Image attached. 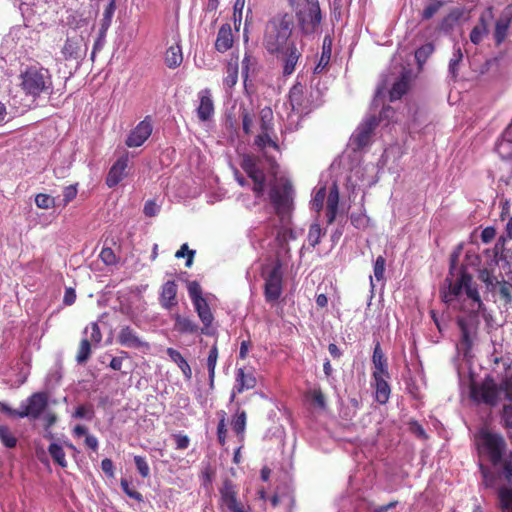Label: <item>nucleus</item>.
<instances>
[{
    "mask_svg": "<svg viewBox=\"0 0 512 512\" xmlns=\"http://www.w3.org/2000/svg\"><path fill=\"white\" fill-rule=\"evenodd\" d=\"M462 58L463 54L461 52V49L457 48L453 53V57L449 61V71L453 77L457 76L458 65L462 61Z\"/></svg>",
    "mask_w": 512,
    "mask_h": 512,
    "instance_id": "052dcab7",
    "label": "nucleus"
},
{
    "mask_svg": "<svg viewBox=\"0 0 512 512\" xmlns=\"http://www.w3.org/2000/svg\"><path fill=\"white\" fill-rule=\"evenodd\" d=\"M308 8L297 13L298 23L304 34L314 33L320 26L322 16L318 1L307 3Z\"/></svg>",
    "mask_w": 512,
    "mask_h": 512,
    "instance_id": "1a4fd4ad",
    "label": "nucleus"
},
{
    "mask_svg": "<svg viewBox=\"0 0 512 512\" xmlns=\"http://www.w3.org/2000/svg\"><path fill=\"white\" fill-rule=\"evenodd\" d=\"M274 55L281 60L283 74L288 76L295 71L296 65L302 56V49H299L296 43H294Z\"/></svg>",
    "mask_w": 512,
    "mask_h": 512,
    "instance_id": "2eb2a0df",
    "label": "nucleus"
},
{
    "mask_svg": "<svg viewBox=\"0 0 512 512\" xmlns=\"http://www.w3.org/2000/svg\"><path fill=\"white\" fill-rule=\"evenodd\" d=\"M134 463H135V466H136L139 474L143 478H148L150 475V468H149V465H148L145 457L139 456V455L135 456Z\"/></svg>",
    "mask_w": 512,
    "mask_h": 512,
    "instance_id": "13d9d810",
    "label": "nucleus"
},
{
    "mask_svg": "<svg viewBox=\"0 0 512 512\" xmlns=\"http://www.w3.org/2000/svg\"><path fill=\"white\" fill-rule=\"evenodd\" d=\"M379 125V119L372 115L367 117L356 129L353 135V143L358 149L364 148L370 143L374 130Z\"/></svg>",
    "mask_w": 512,
    "mask_h": 512,
    "instance_id": "ddd939ff",
    "label": "nucleus"
},
{
    "mask_svg": "<svg viewBox=\"0 0 512 512\" xmlns=\"http://www.w3.org/2000/svg\"><path fill=\"white\" fill-rule=\"evenodd\" d=\"M269 199L280 221L282 223L289 222L294 210V189L292 184L288 180H281L272 185L269 190Z\"/></svg>",
    "mask_w": 512,
    "mask_h": 512,
    "instance_id": "423d86ee",
    "label": "nucleus"
},
{
    "mask_svg": "<svg viewBox=\"0 0 512 512\" xmlns=\"http://www.w3.org/2000/svg\"><path fill=\"white\" fill-rule=\"evenodd\" d=\"M444 5L443 1H435L433 3H430L428 6H426L423 11L421 12V20H429L431 19Z\"/></svg>",
    "mask_w": 512,
    "mask_h": 512,
    "instance_id": "603ef678",
    "label": "nucleus"
},
{
    "mask_svg": "<svg viewBox=\"0 0 512 512\" xmlns=\"http://www.w3.org/2000/svg\"><path fill=\"white\" fill-rule=\"evenodd\" d=\"M499 508L502 512H512V487L502 486L498 490Z\"/></svg>",
    "mask_w": 512,
    "mask_h": 512,
    "instance_id": "72a5a7b5",
    "label": "nucleus"
},
{
    "mask_svg": "<svg viewBox=\"0 0 512 512\" xmlns=\"http://www.w3.org/2000/svg\"><path fill=\"white\" fill-rule=\"evenodd\" d=\"M338 204H339V190L337 184H333V186L330 188L327 202H326V217H327V223L332 224L337 215L338 211Z\"/></svg>",
    "mask_w": 512,
    "mask_h": 512,
    "instance_id": "393cba45",
    "label": "nucleus"
},
{
    "mask_svg": "<svg viewBox=\"0 0 512 512\" xmlns=\"http://www.w3.org/2000/svg\"><path fill=\"white\" fill-rule=\"evenodd\" d=\"M129 158L125 154L117 159V161L110 168L106 177V185L109 188L117 186L126 175V169L128 167Z\"/></svg>",
    "mask_w": 512,
    "mask_h": 512,
    "instance_id": "f3484780",
    "label": "nucleus"
},
{
    "mask_svg": "<svg viewBox=\"0 0 512 512\" xmlns=\"http://www.w3.org/2000/svg\"><path fill=\"white\" fill-rule=\"evenodd\" d=\"M152 134V124L145 118L130 132L126 139V145L128 147H139L141 146Z\"/></svg>",
    "mask_w": 512,
    "mask_h": 512,
    "instance_id": "dca6fc26",
    "label": "nucleus"
},
{
    "mask_svg": "<svg viewBox=\"0 0 512 512\" xmlns=\"http://www.w3.org/2000/svg\"><path fill=\"white\" fill-rule=\"evenodd\" d=\"M469 398L477 405L494 408L503 402L499 411L500 424L512 441V372L505 374L499 382L488 374L481 381H471Z\"/></svg>",
    "mask_w": 512,
    "mask_h": 512,
    "instance_id": "f257e3e1",
    "label": "nucleus"
},
{
    "mask_svg": "<svg viewBox=\"0 0 512 512\" xmlns=\"http://www.w3.org/2000/svg\"><path fill=\"white\" fill-rule=\"evenodd\" d=\"M372 361L375 367L373 375L389 374L387 370V359L381 349L380 343L375 345Z\"/></svg>",
    "mask_w": 512,
    "mask_h": 512,
    "instance_id": "473e14b6",
    "label": "nucleus"
},
{
    "mask_svg": "<svg viewBox=\"0 0 512 512\" xmlns=\"http://www.w3.org/2000/svg\"><path fill=\"white\" fill-rule=\"evenodd\" d=\"M48 406V395L45 392H35L30 395L25 403L21 404L19 410L11 408L7 403L0 402V412L10 417L25 418L36 420Z\"/></svg>",
    "mask_w": 512,
    "mask_h": 512,
    "instance_id": "0eeeda50",
    "label": "nucleus"
},
{
    "mask_svg": "<svg viewBox=\"0 0 512 512\" xmlns=\"http://www.w3.org/2000/svg\"><path fill=\"white\" fill-rule=\"evenodd\" d=\"M386 259L380 255L374 263V276L378 281L384 278Z\"/></svg>",
    "mask_w": 512,
    "mask_h": 512,
    "instance_id": "338daca9",
    "label": "nucleus"
},
{
    "mask_svg": "<svg viewBox=\"0 0 512 512\" xmlns=\"http://www.w3.org/2000/svg\"><path fill=\"white\" fill-rule=\"evenodd\" d=\"M174 329L181 334H195L198 332L199 326L190 318L177 314L175 316Z\"/></svg>",
    "mask_w": 512,
    "mask_h": 512,
    "instance_id": "2f4dec72",
    "label": "nucleus"
},
{
    "mask_svg": "<svg viewBox=\"0 0 512 512\" xmlns=\"http://www.w3.org/2000/svg\"><path fill=\"white\" fill-rule=\"evenodd\" d=\"M332 53V40L329 37H325L322 45V52L317 65L314 68L315 74L322 73L329 65Z\"/></svg>",
    "mask_w": 512,
    "mask_h": 512,
    "instance_id": "c756f323",
    "label": "nucleus"
},
{
    "mask_svg": "<svg viewBox=\"0 0 512 512\" xmlns=\"http://www.w3.org/2000/svg\"><path fill=\"white\" fill-rule=\"evenodd\" d=\"M288 97L292 110L297 114H308L315 108L313 102L305 95V87L300 82L291 87Z\"/></svg>",
    "mask_w": 512,
    "mask_h": 512,
    "instance_id": "9b49d317",
    "label": "nucleus"
},
{
    "mask_svg": "<svg viewBox=\"0 0 512 512\" xmlns=\"http://www.w3.org/2000/svg\"><path fill=\"white\" fill-rule=\"evenodd\" d=\"M48 452L56 464H58L62 468L67 467L65 452H64L62 446H60L57 443H51L48 447Z\"/></svg>",
    "mask_w": 512,
    "mask_h": 512,
    "instance_id": "79ce46f5",
    "label": "nucleus"
},
{
    "mask_svg": "<svg viewBox=\"0 0 512 512\" xmlns=\"http://www.w3.org/2000/svg\"><path fill=\"white\" fill-rule=\"evenodd\" d=\"M166 353L169 358L179 367L185 380L190 381L192 379V369L183 355L178 350L171 347L167 348Z\"/></svg>",
    "mask_w": 512,
    "mask_h": 512,
    "instance_id": "bb28decb",
    "label": "nucleus"
},
{
    "mask_svg": "<svg viewBox=\"0 0 512 512\" xmlns=\"http://www.w3.org/2000/svg\"><path fill=\"white\" fill-rule=\"evenodd\" d=\"M464 8H453L450 12L441 19L437 25V30L441 32H449L459 21L464 17Z\"/></svg>",
    "mask_w": 512,
    "mask_h": 512,
    "instance_id": "b1692460",
    "label": "nucleus"
},
{
    "mask_svg": "<svg viewBox=\"0 0 512 512\" xmlns=\"http://www.w3.org/2000/svg\"><path fill=\"white\" fill-rule=\"evenodd\" d=\"M177 291V284L173 280L167 281L162 285L159 302L163 308L171 310L173 307L177 306Z\"/></svg>",
    "mask_w": 512,
    "mask_h": 512,
    "instance_id": "aec40b11",
    "label": "nucleus"
},
{
    "mask_svg": "<svg viewBox=\"0 0 512 512\" xmlns=\"http://www.w3.org/2000/svg\"><path fill=\"white\" fill-rule=\"evenodd\" d=\"M258 61L256 57H254L252 54L246 52L244 55V58L242 60V76L244 79V84L246 85L247 79L249 77V74H254L257 69Z\"/></svg>",
    "mask_w": 512,
    "mask_h": 512,
    "instance_id": "58836bf2",
    "label": "nucleus"
},
{
    "mask_svg": "<svg viewBox=\"0 0 512 512\" xmlns=\"http://www.w3.org/2000/svg\"><path fill=\"white\" fill-rule=\"evenodd\" d=\"M107 30L100 28L97 39L94 42L93 50L91 53V60L94 61L95 55L97 52L101 51L105 45Z\"/></svg>",
    "mask_w": 512,
    "mask_h": 512,
    "instance_id": "0e129e2a",
    "label": "nucleus"
},
{
    "mask_svg": "<svg viewBox=\"0 0 512 512\" xmlns=\"http://www.w3.org/2000/svg\"><path fill=\"white\" fill-rule=\"evenodd\" d=\"M92 349H91V342L87 338L82 339L80 341L78 352L76 355V361L79 364H83L87 362V360L90 358Z\"/></svg>",
    "mask_w": 512,
    "mask_h": 512,
    "instance_id": "c03bdc74",
    "label": "nucleus"
},
{
    "mask_svg": "<svg viewBox=\"0 0 512 512\" xmlns=\"http://www.w3.org/2000/svg\"><path fill=\"white\" fill-rule=\"evenodd\" d=\"M255 145L261 150L266 146L273 147L276 150L279 149L277 142L269 136V131H262V133L255 138Z\"/></svg>",
    "mask_w": 512,
    "mask_h": 512,
    "instance_id": "49530a36",
    "label": "nucleus"
},
{
    "mask_svg": "<svg viewBox=\"0 0 512 512\" xmlns=\"http://www.w3.org/2000/svg\"><path fill=\"white\" fill-rule=\"evenodd\" d=\"M238 80V61H229L226 65V76L223 83L227 88L235 86Z\"/></svg>",
    "mask_w": 512,
    "mask_h": 512,
    "instance_id": "4c0bfd02",
    "label": "nucleus"
},
{
    "mask_svg": "<svg viewBox=\"0 0 512 512\" xmlns=\"http://www.w3.org/2000/svg\"><path fill=\"white\" fill-rule=\"evenodd\" d=\"M260 118H261V130L262 131H270L273 128L272 119H273V112L271 108L266 107L261 110L260 112Z\"/></svg>",
    "mask_w": 512,
    "mask_h": 512,
    "instance_id": "5fc2aeb1",
    "label": "nucleus"
},
{
    "mask_svg": "<svg viewBox=\"0 0 512 512\" xmlns=\"http://www.w3.org/2000/svg\"><path fill=\"white\" fill-rule=\"evenodd\" d=\"M409 83L405 76H402L399 80H397L391 87L389 92L390 101H395L400 99L406 92L408 91Z\"/></svg>",
    "mask_w": 512,
    "mask_h": 512,
    "instance_id": "c9c22d12",
    "label": "nucleus"
},
{
    "mask_svg": "<svg viewBox=\"0 0 512 512\" xmlns=\"http://www.w3.org/2000/svg\"><path fill=\"white\" fill-rule=\"evenodd\" d=\"M77 185H69L66 186L63 190V206L68 205L72 200H74L77 196L78 190Z\"/></svg>",
    "mask_w": 512,
    "mask_h": 512,
    "instance_id": "774afa93",
    "label": "nucleus"
},
{
    "mask_svg": "<svg viewBox=\"0 0 512 512\" xmlns=\"http://www.w3.org/2000/svg\"><path fill=\"white\" fill-rule=\"evenodd\" d=\"M247 415L244 410L238 411L232 418L231 426L235 434L242 440L246 429Z\"/></svg>",
    "mask_w": 512,
    "mask_h": 512,
    "instance_id": "f704fd0d",
    "label": "nucleus"
},
{
    "mask_svg": "<svg viewBox=\"0 0 512 512\" xmlns=\"http://www.w3.org/2000/svg\"><path fill=\"white\" fill-rule=\"evenodd\" d=\"M351 224L357 229H365L368 226L369 218L363 213H352L350 216Z\"/></svg>",
    "mask_w": 512,
    "mask_h": 512,
    "instance_id": "680f3d73",
    "label": "nucleus"
},
{
    "mask_svg": "<svg viewBox=\"0 0 512 512\" xmlns=\"http://www.w3.org/2000/svg\"><path fill=\"white\" fill-rule=\"evenodd\" d=\"M386 378H389V374L373 375L375 381V399L382 405L388 402L391 393Z\"/></svg>",
    "mask_w": 512,
    "mask_h": 512,
    "instance_id": "5701e85b",
    "label": "nucleus"
},
{
    "mask_svg": "<svg viewBox=\"0 0 512 512\" xmlns=\"http://www.w3.org/2000/svg\"><path fill=\"white\" fill-rule=\"evenodd\" d=\"M473 444L478 457L479 471L485 486L488 487L493 476L487 464L494 467L500 463L501 457L507 450L506 439L499 432L492 431L488 427H481L473 435Z\"/></svg>",
    "mask_w": 512,
    "mask_h": 512,
    "instance_id": "f03ea898",
    "label": "nucleus"
},
{
    "mask_svg": "<svg viewBox=\"0 0 512 512\" xmlns=\"http://www.w3.org/2000/svg\"><path fill=\"white\" fill-rule=\"evenodd\" d=\"M283 291L282 264L277 261L265 279L264 296L268 303L276 302Z\"/></svg>",
    "mask_w": 512,
    "mask_h": 512,
    "instance_id": "6e6552de",
    "label": "nucleus"
},
{
    "mask_svg": "<svg viewBox=\"0 0 512 512\" xmlns=\"http://www.w3.org/2000/svg\"><path fill=\"white\" fill-rule=\"evenodd\" d=\"M0 442L6 448L12 449L16 447L18 439L8 426L0 425Z\"/></svg>",
    "mask_w": 512,
    "mask_h": 512,
    "instance_id": "a19ab883",
    "label": "nucleus"
},
{
    "mask_svg": "<svg viewBox=\"0 0 512 512\" xmlns=\"http://www.w3.org/2000/svg\"><path fill=\"white\" fill-rule=\"evenodd\" d=\"M87 46L80 35L67 36L61 54L64 61L79 60L86 55Z\"/></svg>",
    "mask_w": 512,
    "mask_h": 512,
    "instance_id": "f8f14e48",
    "label": "nucleus"
},
{
    "mask_svg": "<svg viewBox=\"0 0 512 512\" xmlns=\"http://www.w3.org/2000/svg\"><path fill=\"white\" fill-rule=\"evenodd\" d=\"M187 289L193 304L198 302V300L202 301L205 299L202 296L201 286L197 281L188 282Z\"/></svg>",
    "mask_w": 512,
    "mask_h": 512,
    "instance_id": "864d4df0",
    "label": "nucleus"
},
{
    "mask_svg": "<svg viewBox=\"0 0 512 512\" xmlns=\"http://www.w3.org/2000/svg\"><path fill=\"white\" fill-rule=\"evenodd\" d=\"M488 34V27L484 17L480 18V23L476 25L470 32V40L473 44H479L484 35Z\"/></svg>",
    "mask_w": 512,
    "mask_h": 512,
    "instance_id": "37998d69",
    "label": "nucleus"
},
{
    "mask_svg": "<svg viewBox=\"0 0 512 512\" xmlns=\"http://www.w3.org/2000/svg\"><path fill=\"white\" fill-rule=\"evenodd\" d=\"M326 197V188L321 187L314 195L311 204L312 208L319 212L323 208L324 200Z\"/></svg>",
    "mask_w": 512,
    "mask_h": 512,
    "instance_id": "e2e57ef3",
    "label": "nucleus"
},
{
    "mask_svg": "<svg viewBox=\"0 0 512 512\" xmlns=\"http://www.w3.org/2000/svg\"><path fill=\"white\" fill-rule=\"evenodd\" d=\"M199 105L197 116L200 121H208L214 114V103L209 89H203L198 93Z\"/></svg>",
    "mask_w": 512,
    "mask_h": 512,
    "instance_id": "6ab92c4d",
    "label": "nucleus"
},
{
    "mask_svg": "<svg viewBox=\"0 0 512 512\" xmlns=\"http://www.w3.org/2000/svg\"><path fill=\"white\" fill-rule=\"evenodd\" d=\"M164 61L166 66L170 69L179 67L183 62L181 46L179 44L170 46L165 52Z\"/></svg>",
    "mask_w": 512,
    "mask_h": 512,
    "instance_id": "c85d7f7f",
    "label": "nucleus"
},
{
    "mask_svg": "<svg viewBox=\"0 0 512 512\" xmlns=\"http://www.w3.org/2000/svg\"><path fill=\"white\" fill-rule=\"evenodd\" d=\"M117 342L126 348L145 351L150 349L149 343L143 340L130 326H124L120 329L117 335Z\"/></svg>",
    "mask_w": 512,
    "mask_h": 512,
    "instance_id": "4468645a",
    "label": "nucleus"
},
{
    "mask_svg": "<svg viewBox=\"0 0 512 512\" xmlns=\"http://www.w3.org/2000/svg\"><path fill=\"white\" fill-rule=\"evenodd\" d=\"M218 359V347L217 344L214 343L213 346L210 348L208 357H207V369L209 374V383L210 387L213 388L214 386V379H215V368L216 363Z\"/></svg>",
    "mask_w": 512,
    "mask_h": 512,
    "instance_id": "e433bc0d",
    "label": "nucleus"
},
{
    "mask_svg": "<svg viewBox=\"0 0 512 512\" xmlns=\"http://www.w3.org/2000/svg\"><path fill=\"white\" fill-rule=\"evenodd\" d=\"M307 397L319 408H326V398L320 388L308 391Z\"/></svg>",
    "mask_w": 512,
    "mask_h": 512,
    "instance_id": "3c124183",
    "label": "nucleus"
},
{
    "mask_svg": "<svg viewBox=\"0 0 512 512\" xmlns=\"http://www.w3.org/2000/svg\"><path fill=\"white\" fill-rule=\"evenodd\" d=\"M73 417L77 419H87L92 420L94 417V409L92 404H82L79 405L75 412L73 413Z\"/></svg>",
    "mask_w": 512,
    "mask_h": 512,
    "instance_id": "de8ad7c7",
    "label": "nucleus"
},
{
    "mask_svg": "<svg viewBox=\"0 0 512 512\" xmlns=\"http://www.w3.org/2000/svg\"><path fill=\"white\" fill-rule=\"evenodd\" d=\"M323 232L318 223H313L309 227L308 242L310 246L315 247L320 243Z\"/></svg>",
    "mask_w": 512,
    "mask_h": 512,
    "instance_id": "8fccbe9b",
    "label": "nucleus"
},
{
    "mask_svg": "<svg viewBox=\"0 0 512 512\" xmlns=\"http://www.w3.org/2000/svg\"><path fill=\"white\" fill-rule=\"evenodd\" d=\"M256 378L253 373H246L243 368H239L236 371V384L231 400L235 397V392L242 393L245 390L253 389L256 386Z\"/></svg>",
    "mask_w": 512,
    "mask_h": 512,
    "instance_id": "4be33fe9",
    "label": "nucleus"
},
{
    "mask_svg": "<svg viewBox=\"0 0 512 512\" xmlns=\"http://www.w3.org/2000/svg\"><path fill=\"white\" fill-rule=\"evenodd\" d=\"M220 503L230 512H247L245 505L238 500V489L233 481L225 478L219 489Z\"/></svg>",
    "mask_w": 512,
    "mask_h": 512,
    "instance_id": "9d476101",
    "label": "nucleus"
},
{
    "mask_svg": "<svg viewBox=\"0 0 512 512\" xmlns=\"http://www.w3.org/2000/svg\"><path fill=\"white\" fill-rule=\"evenodd\" d=\"M234 37L232 33L231 25L226 23L223 24L216 37L215 49L220 53H225L233 47Z\"/></svg>",
    "mask_w": 512,
    "mask_h": 512,
    "instance_id": "412c9836",
    "label": "nucleus"
},
{
    "mask_svg": "<svg viewBox=\"0 0 512 512\" xmlns=\"http://www.w3.org/2000/svg\"><path fill=\"white\" fill-rule=\"evenodd\" d=\"M20 87L26 95L33 98L41 94H51L53 88L52 75L49 69L42 66H29L20 74Z\"/></svg>",
    "mask_w": 512,
    "mask_h": 512,
    "instance_id": "39448f33",
    "label": "nucleus"
},
{
    "mask_svg": "<svg viewBox=\"0 0 512 512\" xmlns=\"http://www.w3.org/2000/svg\"><path fill=\"white\" fill-rule=\"evenodd\" d=\"M458 277L455 282H452L448 277L445 282H448V288L441 290L442 301L449 304L454 298L459 296L462 291H465L466 296L472 301L473 312L479 313L485 310V306L481 300L478 286L473 281V277L468 273L464 265L459 267Z\"/></svg>",
    "mask_w": 512,
    "mask_h": 512,
    "instance_id": "20e7f679",
    "label": "nucleus"
},
{
    "mask_svg": "<svg viewBox=\"0 0 512 512\" xmlns=\"http://www.w3.org/2000/svg\"><path fill=\"white\" fill-rule=\"evenodd\" d=\"M35 204L40 209H49L55 207V198L49 194L38 193L35 196Z\"/></svg>",
    "mask_w": 512,
    "mask_h": 512,
    "instance_id": "09e8293b",
    "label": "nucleus"
},
{
    "mask_svg": "<svg viewBox=\"0 0 512 512\" xmlns=\"http://www.w3.org/2000/svg\"><path fill=\"white\" fill-rule=\"evenodd\" d=\"M194 255H195V251L190 250L188 247V244H186V243L183 244L180 247V249L175 253L176 258H183V257L187 256L185 266L188 268L192 266Z\"/></svg>",
    "mask_w": 512,
    "mask_h": 512,
    "instance_id": "6e6d98bb",
    "label": "nucleus"
},
{
    "mask_svg": "<svg viewBox=\"0 0 512 512\" xmlns=\"http://www.w3.org/2000/svg\"><path fill=\"white\" fill-rule=\"evenodd\" d=\"M512 22V5H508L503 10L501 16L496 21L494 38L497 45H500L507 37L508 29Z\"/></svg>",
    "mask_w": 512,
    "mask_h": 512,
    "instance_id": "a211bd4d",
    "label": "nucleus"
},
{
    "mask_svg": "<svg viewBox=\"0 0 512 512\" xmlns=\"http://www.w3.org/2000/svg\"><path fill=\"white\" fill-rule=\"evenodd\" d=\"M435 50L433 43H426L415 51V59L419 68L425 64Z\"/></svg>",
    "mask_w": 512,
    "mask_h": 512,
    "instance_id": "ea45409f",
    "label": "nucleus"
},
{
    "mask_svg": "<svg viewBox=\"0 0 512 512\" xmlns=\"http://www.w3.org/2000/svg\"><path fill=\"white\" fill-rule=\"evenodd\" d=\"M294 27L293 16L284 13L270 19L265 26L263 36V46L266 51L274 55L290 44H294L292 31Z\"/></svg>",
    "mask_w": 512,
    "mask_h": 512,
    "instance_id": "7ed1b4c3",
    "label": "nucleus"
},
{
    "mask_svg": "<svg viewBox=\"0 0 512 512\" xmlns=\"http://www.w3.org/2000/svg\"><path fill=\"white\" fill-rule=\"evenodd\" d=\"M121 487L125 494L129 496L132 499H135L138 502L143 501V496L140 492H138L136 489L131 488L128 481L126 479H121Z\"/></svg>",
    "mask_w": 512,
    "mask_h": 512,
    "instance_id": "69168bd1",
    "label": "nucleus"
},
{
    "mask_svg": "<svg viewBox=\"0 0 512 512\" xmlns=\"http://www.w3.org/2000/svg\"><path fill=\"white\" fill-rule=\"evenodd\" d=\"M500 477L508 482L512 481V450L505 451L504 456L501 457L500 463L493 467Z\"/></svg>",
    "mask_w": 512,
    "mask_h": 512,
    "instance_id": "cd10ccee",
    "label": "nucleus"
},
{
    "mask_svg": "<svg viewBox=\"0 0 512 512\" xmlns=\"http://www.w3.org/2000/svg\"><path fill=\"white\" fill-rule=\"evenodd\" d=\"M498 293L504 305H510L512 303V283L502 280L498 286Z\"/></svg>",
    "mask_w": 512,
    "mask_h": 512,
    "instance_id": "a18cd8bd",
    "label": "nucleus"
},
{
    "mask_svg": "<svg viewBox=\"0 0 512 512\" xmlns=\"http://www.w3.org/2000/svg\"><path fill=\"white\" fill-rule=\"evenodd\" d=\"M114 11H115V4L114 2H110L104 12H103V18L101 20V28L104 29V30H108V28L110 27L111 25V21H112V16L114 14Z\"/></svg>",
    "mask_w": 512,
    "mask_h": 512,
    "instance_id": "4d7b16f0",
    "label": "nucleus"
},
{
    "mask_svg": "<svg viewBox=\"0 0 512 512\" xmlns=\"http://www.w3.org/2000/svg\"><path fill=\"white\" fill-rule=\"evenodd\" d=\"M457 325L461 332L460 347L464 355H467L473 347V340L470 335V330L466 320L463 318L457 319Z\"/></svg>",
    "mask_w": 512,
    "mask_h": 512,
    "instance_id": "7c9ffc66",
    "label": "nucleus"
},
{
    "mask_svg": "<svg viewBox=\"0 0 512 512\" xmlns=\"http://www.w3.org/2000/svg\"><path fill=\"white\" fill-rule=\"evenodd\" d=\"M193 305L195 307V310H196L200 320L203 323V328H201V333L209 334L207 329L212 324L214 317L211 313V310L207 303V300L206 299H204L202 301L198 300V302L194 303Z\"/></svg>",
    "mask_w": 512,
    "mask_h": 512,
    "instance_id": "a878e982",
    "label": "nucleus"
},
{
    "mask_svg": "<svg viewBox=\"0 0 512 512\" xmlns=\"http://www.w3.org/2000/svg\"><path fill=\"white\" fill-rule=\"evenodd\" d=\"M226 437H227V428H226V420H225V413H222V417L218 422L217 425V439L218 443L221 446H224L226 444Z\"/></svg>",
    "mask_w": 512,
    "mask_h": 512,
    "instance_id": "bf43d9fd",
    "label": "nucleus"
}]
</instances>
